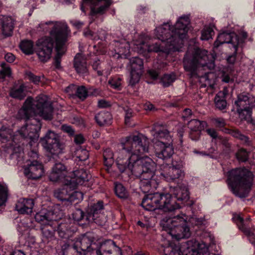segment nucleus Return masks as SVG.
I'll use <instances>...</instances> for the list:
<instances>
[{
    "label": "nucleus",
    "instance_id": "22",
    "mask_svg": "<svg viewBox=\"0 0 255 255\" xmlns=\"http://www.w3.org/2000/svg\"><path fill=\"white\" fill-rule=\"evenodd\" d=\"M97 255H122V251L115 243L108 241L102 245L101 249L97 250Z\"/></svg>",
    "mask_w": 255,
    "mask_h": 255
},
{
    "label": "nucleus",
    "instance_id": "30",
    "mask_svg": "<svg viewBox=\"0 0 255 255\" xmlns=\"http://www.w3.org/2000/svg\"><path fill=\"white\" fill-rule=\"evenodd\" d=\"M21 206L17 205V211L20 214H29L32 213L34 206L32 199H23L21 202Z\"/></svg>",
    "mask_w": 255,
    "mask_h": 255
},
{
    "label": "nucleus",
    "instance_id": "34",
    "mask_svg": "<svg viewBox=\"0 0 255 255\" xmlns=\"http://www.w3.org/2000/svg\"><path fill=\"white\" fill-rule=\"evenodd\" d=\"M21 50L26 54H31L33 52V43L31 40H23L19 45Z\"/></svg>",
    "mask_w": 255,
    "mask_h": 255
},
{
    "label": "nucleus",
    "instance_id": "12",
    "mask_svg": "<svg viewBox=\"0 0 255 255\" xmlns=\"http://www.w3.org/2000/svg\"><path fill=\"white\" fill-rule=\"evenodd\" d=\"M55 39L49 36L42 37L36 41V53L39 59L43 62L48 61L52 55Z\"/></svg>",
    "mask_w": 255,
    "mask_h": 255
},
{
    "label": "nucleus",
    "instance_id": "9",
    "mask_svg": "<svg viewBox=\"0 0 255 255\" xmlns=\"http://www.w3.org/2000/svg\"><path fill=\"white\" fill-rule=\"evenodd\" d=\"M20 113L26 119L38 115L43 119L50 120L52 118L53 108L46 95H40L34 100L28 97L25 101Z\"/></svg>",
    "mask_w": 255,
    "mask_h": 255
},
{
    "label": "nucleus",
    "instance_id": "35",
    "mask_svg": "<svg viewBox=\"0 0 255 255\" xmlns=\"http://www.w3.org/2000/svg\"><path fill=\"white\" fill-rule=\"evenodd\" d=\"M73 156L80 161H85L89 158V151L85 149L79 147L74 151Z\"/></svg>",
    "mask_w": 255,
    "mask_h": 255
},
{
    "label": "nucleus",
    "instance_id": "63",
    "mask_svg": "<svg viewBox=\"0 0 255 255\" xmlns=\"http://www.w3.org/2000/svg\"><path fill=\"white\" fill-rule=\"evenodd\" d=\"M191 220V221H195L196 225L204 224L205 222V221L203 218H192Z\"/></svg>",
    "mask_w": 255,
    "mask_h": 255
},
{
    "label": "nucleus",
    "instance_id": "20",
    "mask_svg": "<svg viewBox=\"0 0 255 255\" xmlns=\"http://www.w3.org/2000/svg\"><path fill=\"white\" fill-rule=\"evenodd\" d=\"M44 173V169L43 164L37 161L33 160L24 168V174L28 179L36 180L41 178Z\"/></svg>",
    "mask_w": 255,
    "mask_h": 255
},
{
    "label": "nucleus",
    "instance_id": "11",
    "mask_svg": "<svg viewBox=\"0 0 255 255\" xmlns=\"http://www.w3.org/2000/svg\"><path fill=\"white\" fill-rule=\"evenodd\" d=\"M40 142L46 151L53 155L62 153L64 148V145L59 142L58 134L51 130L41 138Z\"/></svg>",
    "mask_w": 255,
    "mask_h": 255
},
{
    "label": "nucleus",
    "instance_id": "45",
    "mask_svg": "<svg viewBox=\"0 0 255 255\" xmlns=\"http://www.w3.org/2000/svg\"><path fill=\"white\" fill-rule=\"evenodd\" d=\"M1 69L0 70V76L2 78H4L6 76H10L11 74V70L9 67L6 66L5 63L1 64Z\"/></svg>",
    "mask_w": 255,
    "mask_h": 255
},
{
    "label": "nucleus",
    "instance_id": "19",
    "mask_svg": "<svg viewBox=\"0 0 255 255\" xmlns=\"http://www.w3.org/2000/svg\"><path fill=\"white\" fill-rule=\"evenodd\" d=\"M242 40H240L238 36L234 33L223 32L218 36L217 40L214 44V48H218L220 45L224 43L231 44V47L236 51Z\"/></svg>",
    "mask_w": 255,
    "mask_h": 255
},
{
    "label": "nucleus",
    "instance_id": "25",
    "mask_svg": "<svg viewBox=\"0 0 255 255\" xmlns=\"http://www.w3.org/2000/svg\"><path fill=\"white\" fill-rule=\"evenodd\" d=\"M0 133L2 134V136H0V140L7 139L8 138L12 139V141L6 144L5 150L7 153H10V157L12 158L13 155L15 153L14 135L12 134L11 131L10 129L6 128L4 127H2L0 129Z\"/></svg>",
    "mask_w": 255,
    "mask_h": 255
},
{
    "label": "nucleus",
    "instance_id": "39",
    "mask_svg": "<svg viewBox=\"0 0 255 255\" xmlns=\"http://www.w3.org/2000/svg\"><path fill=\"white\" fill-rule=\"evenodd\" d=\"M105 165L110 167L114 162V153L110 149H106L103 153Z\"/></svg>",
    "mask_w": 255,
    "mask_h": 255
},
{
    "label": "nucleus",
    "instance_id": "8",
    "mask_svg": "<svg viewBox=\"0 0 255 255\" xmlns=\"http://www.w3.org/2000/svg\"><path fill=\"white\" fill-rule=\"evenodd\" d=\"M155 156L158 158H170L174 153L172 137L163 126L156 124L151 130Z\"/></svg>",
    "mask_w": 255,
    "mask_h": 255
},
{
    "label": "nucleus",
    "instance_id": "26",
    "mask_svg": "<svg viewBox=\"0 0 255 255\" xmlns=\"http://www.w3.org/2000/svg\"><path fill=\"white\" fill-rule=\"evenodd\" d=\"M36 122V124L34 123L32 124H26V127L23 128L22 131L24 132V134H27V136L32 141L37 140L39 134L38 131L41 128V125L39 121H36L35 119H31Z\"/></svg>",
    "mask_w": 255,
    "mask_h": 255
},
{
    "label": "nucleus",
    "instance_id": "44",
    "mask_svg": "<svg viewBox=\"0 0 255 255\" xmlns=\"http://www.w3.org/2000/svg\"><path fill=\"white\" fill-rule=\"evenodd\" d=\"M122 79L119 77H115L109 80L111 86L115 89H119L121 85Z\"/></svg>",
    "mask_w": 255,
    "mask_h": 255
},
{
    "label": "nucleus",
    "instance_id": "10",
    "mask_svg": "<svg viewBox=\"0 0 255 255\" xmlns=\"http://www.w3.org/2000/svg\"><path fill=\"white\" fill-rule=\"evenodd\" d=\"M73 174L74 177L70 180L67 179V182H62L64 184L61 188L56 189L54 192L55 198L61 201L67 202L69 193L72 191L78 185H83L87 182L91 175L83 169L75 170Z\"/></svg>",
    "mask_w": 255,
    "mask_h": 255
},
{
    "label": "nucleus",
    "instance_id": "64",
    "mask_svg": "<svg viewBox=\"0 0 255 255\" xmlns=\"http://www.w3.org/2000/svg\"><path fill=\"white\" fill-rule=\"evenodd\" d=\"M148 73L149 75V76L152 78V79H156L158 76V73L157 72L154 70H149L148 71Z\"/></svg>",
    "mask_w": 255,
    "mask_h": 255
},
{
    "label": "nucleus",
    "instance_id": "47",
    "mask_svg": "<svg viewBox=\"0 0 255 255\" xmlns=\"http://www.w3.org/2000/svg\"><path fill=\"white\" fill-rule=\"evenodd\" d=\"M232 70L228 68L225 69L222 72V81L226 82L229 83L231 80H232L231 77Z\"/></svg>",
    "mask_w": 255,
    "mask_h": 255
},
{
    "label": "nucleus",
    "instance_id": "38",
    "mask_svg": "<svg viewBox=\"0 0 255 255\" xmlns=\"http://www.w3.org/2000/svg\"><path fill=\"white\" fill-rule=\"evenodd\" d=\"M115 191L116 195L120 198H126L128 196L127 191L121 183H115Z\"/></svg>",
    "mask_w": 255,
    "mask_h": 255
},
{
    "label": "nucleus",
    "instance_id": "33",
    "mask_svg": "<svg viewBox=\"0 0 255 255\" xmlns=\"http://www.w3.org/2000/svg\"><path fill=\"white\" fill-rule=\"evenodd\" d=\"M214 34L213 25L211 24L206 25L202 30L201 39L202 40H208L210 38H212Z\"/></svg>",
    "mask_w": 255,
    "mask_h": 255
},
{
    "label": "nucleus",
    "instance_id": "46",
    "mask_svg": "<svg viewBox=\"0 0 255 255\" xmlns=\"http://www.w3.org/2000/svg\"><path fill=\"white\" fill-rule=\"evenodd\" d=\"M133 116L132 111L130 109L125 110V122L126 125L131 126V121Z\"/></svg>",
    "mask_w": 255,
    "mask_h": 255
},
{
    "label": "nucleus",
    "instance_id": "48",
    "mask_svg": "<svg viewBox=\"0 0 255 255\" xmlns=\"http://www.w3.org/2000/svg\"><path fill=\"white\" fill-rule=\"evenodd\" d=\"M26 89L24 85H21L17 89V99H22L26 95Z\"/></svg>",
    "mask_w": 255,
    "mask_h": 255
},
{
    "label": "nucleus",
    "instance_id": "41",
    "mask_svg": "<svg viewBox=\"0 0 255 255\" xmlns=\"http://www.w3.org/2000/svg\"><path fill=\"white\" fill-rule=\"evenodd\" d=\"M76 95L81 100H84L88 96V91L84 86H79L77 88Z\"/></svg>",
    "mask_w": 255,
    "mask_h": 255
},
{
    "label": "nucleus",
    "instance_id": "60",
    "mask_svg": "<svg viewBox=\"0 0 255 255\" xmlns=\"http://www.w3.org/2000/svg\"><path fill=\"white\" fill-rule=\"evenodd\" d=\"M98 106L99 108H104L110 106V104L104 100H101L98 101Z\"/></svg>",
    "mask_w": 255,
    "mask_h": 255
},
{
    "label": "nucleus",
    "instance_id": "29",
    "mask_svg": "<svg viewBox=\"0 0 255 255\" xmlns=\"http://www.w3.org/2000/svg\"><path fill=\"white\" fill-rule=\"evenodd\" d=\"M13 22L11 17L4 18L0 24L2 33L5 36L11 35L14 28Z\"/></svg>",
    "mask_w": 255,
    "mask_h": 255
},
{
    "label": "nucleus",
    "instance_id": "51",
    "mask_svg": "<svg viewBox=\"0 0 255 255\" xmlns=\"http://www.w3.org/2000/svg\"><path fill=\"white\" fill-rule=\"evenodd\" d=\"M84 35L85 37L91 38L94 40H97L100 38L99 36H97L96 33L92 32L89 29H86L85 30L84 32Z\"/></svg>",
    "mask_w": 255,
    "mask_h": 255
},
{
    "label": "nucleus",
    "instance_id": "24",
    "mask_svg": "<svg viewBox=\"0 0 255 255\" xmlns=\"http://www.w3.org/2000/svg\"><path fill=\"white\" fill-rule=\"evenodd\" d=\"M115 54L112 53V56L116 58H127L129 56L130 44L126 40L122 42L116 41L115 42Z\"/></svg>",
    "mask_w": 255,
    "mask_h": 255
},
{
    "label": "nucleus",
    "instance_id": "21",
    "mask_svg": "<svg viewBox=\"0 0 255 255\" xmlns=\"http://www.w3.org/2000/svg\"><path fill=\"white\" fill-rule=\"evenodd\" d=\"M103 210V202L98 201L92 207L91 212L89 214V218H92L97 224L103 225L107 221L106 216L102 213Z\"/></svg>",
    "mask_w": 255,
    "mask_h": 255
},
{
    "label": "nucleus",
    "instance_id": "17",
    "mask_svg": "<svg viewBox=\"0 0 255 255\" xmlns=\"http://www.w3.org/2000/svg\"><path fill=\"white\" fill-rule=\"evenodd\" d=\"M130 70V79L129 84L134 86L137 84L140 79L143 73V62L141 59L135 57L129 60L128 64Z\"/></svg>",
    "mask_w": 255,
    "mask_h": 255
},
{
    "label": "nucleus",
    "instance_id": "56",
    "mask_svg": "<svg viewBox=\"0 0 255 255\" xmlns=\"http://www.w3.org/2000/svg\"><path fill=\"white\" fill-rule=\"evenodd\" d=\"M238 48V47L237 48ZM238 49H237V50L236 51L234 49V53L232 55L229 56L227 58V61L228 63L230 64H234V62L236 61V53L237 52Z\"/></svg>",
    "mask_w": 255,
    "mask_h": 255
},
{
    "label": "nucleus",
    "instance_id": "15",
    "mask_svg": "<svg viewBox=\"0 0 255 255\" xmlns=\"http://www.w3.org/2000/svg\"><path fill=\"white\" fill-rule=\"evenodd\" d=\"M237 110L242 119L250 120L252 116V109L255 107L254 97L242 94L238 96L235 102Z\"/></svg>",
    "mask_w": 255,
    "mask_h": 255
},
{
    "label": "nucleus",
    "instance_id": "31",
    "mask_svg": "<svg viewBox=\"0 0 255 255\" xmlns=\"http://www.w3.org/2000/svg\"><path fill=\"white\" fill-rule=\"evenodd\" d=\"M95 119L100 126L110 125L112 124V116L109 112H101L95 116Z\"/></svg>",
    "mask_w": 255,
    "mask_h": 255
},
{
    "label": "nucleus",
    "instance_id": "52",
    "mask_svg": "<svg viewBox=\"0 0 255 255\" xmlns=\"http://www.w3.org/2000/svg\"><path fill=\"white\" fill-rule=\"evenodd\" d=\"M212 121L217 127L222 128L225 126V122L223 118H218L212 119Z\"/></svg>",
    "mask_w": 255,
    "mask_h": 255
},
{
    "label": "nucleus",
    "instance_id": "36",
    "mask_svg": "<svg viewBox=\"0 0 255 255\" xmlns=\"http://www.w3.org/2000/svg\"><path fill=\"white\" fill-rule=\"evenodd\" d=\"M215 103L216 107L220 110L224 109L226 107L227 102L223 93H218L215 98Z\"/></svg>",
    "mask_w": 255,
    "mask_h": 255
},
{
    "label": "nucleus",
    "instance_id": "3",
    "mask_svg": "<svg viewBox=\"0 0 255 255\" xmlns=\"http://www.w3.org/2000/svg\"><path fill=\"white\" fill-rule=\"evenodd\" d=\"M141 206L147 211L160 209L170 214L161 219L160 225L162 230L166 232L172 239L178 240L190 237V231L187 225L188 217L183 213L174 215L172 214L181 206L180 203L176 202L171 194L158 192L148 194L143 198Z\"/></svg>",
    "mask_w": 255,
    "mask_h": 255
},
{
    "label": "nucleus",
    "instance_id": "53",
    "mask_svg": "<svg viewBox=\"0 0 255 255\" xmlns=\"http://www.w3.org/2000/svg\"><path fill=\"white\" fill-rule=\"evenodd\" d=\"M29 79L35 84H39L41 81V77L33 75L31 73H29L27 74Z\"/></svg>",
    "mask_w": 255,
    "mask_h": 255
},
{
    "label": "nucleus",
    "instance_id": "13",
    "mask_svg": "<svg viewBox=\"0 0 255 255\" xmlns=\"http://www.w3.org/2000/svg\"><path fill=\"white\" fill-rule=\"evenodd\" d=\"M97 245L94 243L92 234L86 233L77 239L73 245L76 255H91Z\"/></svg>",
    "mask_w": 255,
    "mask_h": 255
},
{
    "label": "nucleus",
    "instance_id": "7",
    "mask_svg": "<svg viewBox=\"0 0 255 255\" xmlns=\"http://www.w3.org/2000/svg\"><path fill=\"white\" fill-rule=\"evenodd\" d=\"M253 175L246 168H237L228 172L227 183L229 188L240 198L248 196L253 185Z\"/></svg>",
    "mask_w": 255,
    "mask_h": 255
},
{
    "label": "nucleus",
    "instance_id": "40",
    "mask_svg": "<svg viewBox=\"0 0 255 255\" xmlns=\"http://www.w3.org/2000/svg\"><path fill=\"white\" fill-rule=\"evenodd\" d=\"M83 199V194L81 192L73 191L70 192L69 194L67 202L71 203L74 202H76V203L82 201Z\"/></svg>",
    "mask_w": 255,
    "mask_h": 255
},
{
    "label": "nucleus",
    "instance_id": "1",
    "mask_svg": "<svg viewBox=\"0 0 255 255\" xmlns=\"http://www.w3.org/2000/svg\"><path fill=\"white\" fill-rule=\"evenodd\" d=\"M120 143L122 149L116 159L120 171L139 177L140 188L143 193L156 189L158 184L157 175L154 173L156 164L148 156L141 157L148 152V138L141 133L131 134L122 138Z\"/></svg>",
    "mask_w": 255,
    "mask_h": 255
},
{
    "label": "nucleus",
    "instance_id": "37",
    "mask_svg": "<svg viewBox=\"0 0 255 255\" xmlns=\"http://www.w3.org/2000/svg\"><path fill=\"white\" fill-rule=\"evenodd\" d=\"M176 79V75L174 73L164 75L161 79V83L164 87L169 86Z\"/></svg>",
    "mask_w": 255,
    "mask_h": 255
},
{
    "label": "nucleus",
    "instance_id": "18",
    "mask_svg": "<svg viewBox=\"0 0 255 255\" xmlns=\"http://www.w3.org/2000/svg\"><path fill=\"white\" fill-rule=\"evenodd\" d=\"M74 171L71 173V175H68V171L65 165L60 162L56 163L51 168L49 178L52 182H67V179L70 180L74 177Z\"/></svg>",
    "mask_w": 255,
    "mask_h": 255
},
{
    "label": "nucleus",
    "instance_id": "23",
    "mask_svg": "<svg viewBox=\"0 0 255 255\" xmlns=\"http://www.w3.org/2000/svg\"><path fill=\"white\" fill-rule=\"evenodd\" d=\"M170 192L174 195L178 203L181 204L186 202L189 199V193L185 185H178L171 188Z\"/></svg>",
    "mask_w": 255,
    "mask_h": 255
},
{
    "label": "nucleus",
    "instance_id": "6",
    "mask_svg": "<svg viewBox=\"0 0 255 255\" xmlns=\"http://www.w3.org/2000/svg\"><path fill=\"white\" fill-rule=\"evenodd\" d=\"M183 64L185 70L191 72L193 76L197 69H213L215 67L214 57L207 50L189 47L184 58Z\"/></svg>",
    "mask_w": 255,
    "mask_h": 255
},
{
    "label": "nucleus",
    "instance_id": "58",
    "mask_svg": "<svg viewBox=\"0 0 255 255\" xmlns=\"http://www.w3.org/2000/svg\"><path fill=\"white\" fill-rule=\"evenodd\" d=\"M4 58L7 62L12 63L14 61L15 57L11 53H7L5 55Z\"/></svg>",
    "mask_w": 255,
    "mask_h": 255
},
{
    "label": "nucleus",
    "instance_id": "14",
    "mask_svg": "<svg viewBox=\"0 0 255 255\" xmlns=\"http://www.w3.org/2000/svg\"><path fill=\"white\" fill-rule=\"evenodd\" d=\"M182 166L181 162L176 163L173 162L171 165L163 164L161 165L159 172L164 180L168 182H174L184 176V172L182 170Z\"/></svg>",
    "mask_w": 255,
    "mask_h": 255
},
{
    "label": "nucleus",
    "instance_id": "16",
    "mask_svg": "<svg viewBox=\"0 0 255 255\" xmlns=\"http://www.w3.org/2000/svg\"><path fill=\"white\" fill-rule=\"evenodd\" d=\"M112 4L111 0H83L81 5V10L85 13L86 9L89 6L91 15L103 14Z\"/></svg>",
    "mask_w": 255,
    "mask_h": 255
},
{
    "label": "nucleus",
    "instance_id": "5",
    "mask_svg": "<svg viewBox=\"0 0 255 255\" xmlns=\"http://www.w3.org/2000/svg\"><path fill=\"white\" fill-rule=\"evenodd\" d=\"M160 253L164 255H208V249L203 243L191 240L182 243L178 246H174L168 239H162L158 248Z\"/></svg>",
    "mask_w": 255,
    "mask_h": 255
},
{
    "label": "nucleus",
    "instance_id": "32",
    "mask_svg": "<svg viewBox=\"0 0 255 255\" xmlns=\"http://www.w3.org/2000/svg\"><path fill=\"white\" fill-rule=\"evenodd\" d=\"M207 127V124L205 121L197 120H192L188 123V127L191 131H201Z\"/></svg>",
    "mask_w": 255,
    "mask_h": 255
},
{
    "label": "nucleus",
    "instance_id": "4",
    "mask_svg": "<svg viewBox=\"0 0 255 255\" xmlns=\"http://www.w3.org/2000/svg\"><path fill=\"white\" fill-rule=\"evenodd\" d=\"M37 28L38 31L49 32L54 38L57 52L54 58V65L56 68H59L61 58L65 52L64 44L70 33L67 24L63 21H49L40 23Z\"/></svg>",
    "mask_w": 255,
    "mask_h": 255
},
{
    "label": "nucleus",
    "instance_id": "43",
    "mask_svg": "<svg viewBox=\"0 0 255 255\" xmlns=\"http://www.w3.org/2000/svg\"><path fill=\"white\" fill-rule=\"evenodd\" d=\"M237 159L242 162L247 160L248 157V153L244 149H240L236 154Z\"/></svg>",
    "mask_w": 255,
    "mask_h": 255
},
{
    "label": "nucleus",
    "instance_id": "28",
    "mask_svg": "<svg viewBox=\"0 0 255 255\" xmlns=\"http://www.w3.org/2000/svg\"><path fill=\"white\" fill-rule=\"evenodd\" d=\"M74 66L76 71L79 74H85L88 71L86 58L80 53L76 55Z\"/></svg>",
    "mask_w": 255,
    "mask_h": 255
},
{
    "label": "nucleus",
    "instance_id": "42",
    "mask_svg": "<svg viewBox=\"0 0 255 255\" xmlns=\"http://www.w3.org/2000/svg\"><path fill=\"white\" fill-rule=\"evenodd\" d=\"M7 188L0 184V206L3 205L7 199Z\"/></svg>",
    "mask_w": 255,
    "mask_h": 255
},
{
    "label": "nucleus",
    "instance_id": "2",
    "mask_svg": "<svg viewBox=\"0 0 255 255\" xmlns=\"http://www.w3.org/2000/svg\"><path fill=\"white\" fill-rule=\"evenodd\" d=\"M190 18L188 15H183L177 19L175 24L171 26L169 22L164 23L156 27L155 34L159 43L148 44L149 37L145 35H139L138 39L134 40V50L142 54L146 51L162 52L165 55L171 52L180 51L183 45V40L186 37L189 29Z\"/></svg>",
    "mask_w": 255,
    "mask_h": 255
},
{
    "label": "nucleus",
    "instance_id": "27",
    "mask_svg": "<svg viewBox=\"0 0 255 255\" xmlns=\"http://www.w3.org/2000/svg\"><path fill=\"white\" fill-rule=\"evenodd\" d=\"M61 218V216L54 213L53 211H48L46 212L42 210L36 214L35 216V220L38 222H42L43 224H48V222L57 221Z\"/></svg>",
    "mask_w": 255,
    "mask_h": 255
},
{
    "label": "nucleus",
    "instance_id": "54",
    "mask_svg": "<svg viewBox=\"0 0 255 255\" xmlns=\"http://www.w3.org/2000/svg\"><path fill=\"white\" fill-rule=\"evenodd\" d=\"M62 129L64 132L68 133L70 135H73L74 133V129L70 126L66 125H63L62 127Z\"/></svg>",
    "mask_w": 255,
    "mask_h": 255
},
{
    "label": "nucleus",
    "instance_id": "61",
    "mask_svg": "<svg viewBox=\"0 0 255 255\" xmlns=\"http://www.w3.org/2000/svg\"><path fill=\"white\" fill-rule=\"evenodd\" d=\"M206 131L213 138H216L217 137V133L215 129L213 128H208L206 130Z\"/></svg>",
    "mask_w": 255,
    "mask_h": 255
},
{
    "label": "nucleus",
    "instance_id": "59",
    "mask_svg": "<svg viewBox=\"0 0 255 255\" xmlns=\"http://www.w3.org/2000/svg\"><path fill=\"white\" fill-rule=\"evenodd\" d=\"M70 22L73 26H74L77 28H80L84 25V23L83 22H81L77 20H71Z\"/></svg>",
    "mask_w": 255,
    "mask_h": 255
},
{
    "label": "nucleus",
    "instance_id": "50",
    "mask_svg": "<svg viewBox=\"0 0 255 255\" xmlns=\"http://www.w3.org/2000/svg\"><path fill=\"white\" fill-rule=\"evenodd\" d=\"M230 133L234 137L239 138L240 140L244 141H248V138L243 135L239 130H232L230 131Z\"/></svg>",
    "mask_w": 255,
    "mask_h": 255
},
{
    "label": "nucleus",
    "instance_id": "49",
    "mask_svg": "<svg viewBox=\"0 0 255 255\" xmlns=\"http://www.w3.org/2000/svg\"><path fill=\"white\" fill-rule=\"evenodd\" d=\"M84 214L80 209H76L72 214L73 219L77 222L81 221L84 218Z\"/></svg>",
    "mask_w": 255,
    "mask_h": 255
},
{
    "label": "nucleus",
    "instance_id": "55",
    "mask_svg": "<svg viewBox=\"0 0 255 255\" xmlns=\"http://www.w3.org/2000/svg\"><path fill=\"white\" fill-rule=\"evenodd\" d=\"M85 138L81 134H77L74 137V141L76 144H81L85 141Z\"/></svg>",
    "mask_w": 255,
    "mask_h": 255
},
{
    "label": "nucleus",
    "instance_id": "57",
    "mask_svg": "<svg viewBox=\"0 0 255 255\" xmlns=\"http://www.w3.org/2000/svg\"><path fill=\"white\" fill-rule=\"evenodd\" d=\"M189 136L191 139L193 140H198L200 136V131H191Z\"/></svg>",
    "mask_w": 255,
    "mask_h": 255
},
{
    "label": "nucleus",
    "instance_id": "62",
    "mask_svg": "<svg viewBox=\"0 0 255 255\" xmlns=\"http://www.w3.org/2000/svg\"><path fill=\"white\" fill-rule=\"evenodd\" d=\"M192 115L191 110L189 109H186L184 110L182 115V118L184 120H186V119Z\"/></svg>",
    "mask_w": 255,
    "mask_h": 255
}]
</instances>
